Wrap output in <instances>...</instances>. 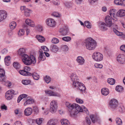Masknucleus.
<instances>
[{
    "label": "nucleus",
    "mask_w": 125,
    "mask_h": 125,
    "mask_svg": "<svg viewBox=\"0 0 125 125\" xmlns=\"http://www.w3.org/2000/svg\"><path fill=\"white\" fill-rule=\"evenodd\" d=\"M108 26L105 23L101 22L99 23V27L102 31H105L107 30Z\"/></svg>",
    "instance_id": "4468645a"
},
{
    "label": "nucleus",
    "mask_w": 125,
    "mask_h": 125,
    "mask_svg": "<svg viewBox=\"0 0 125 125\" xmlns=\"http://www.w3.org/2000/svg\"><path fill=\"white\" fill-rule=\"evenodd\" d=\"M14 112L16 115H17L19 116H22V112L19 109H17L14 111Z\"/></svg>",
    "instance_id": "a19ab883"
},
{
    "label": "nucleus",
    "mask_w": 125,
    "mask_h": 125,
    "mask_svg": "<svg viewBox=\"0 0 125 125\" xmlns=\"http://www.w3.org/2000/svg\"><path fill=\"white\" fill-rule=\"evenodd\" d=\"M24 33V31L23 29H21L18 32V34L20 36H21L23 35Z\"/></svg>",
    "instance_id": "864d4df0"
},
{
    "label": "nucleus",
    "mask_w": 125,
    "mask_h": 125,
    "mask_svg": "<svg viewBox=\"0 0 125 125\" xmlns=\"http://www.w3.org/2000/svg\"><path fill=\"white\" fill-rule=\"evenodd\" d=\"M81 83L79 82L78 81H74L73 82V86L74 88H77L79 87V86L81 84Z\"/></svg>",
    "instance_id": "72a5a7b5"
},
{
    "label": "nucleus",
    "mask_w": 125,
    "mask_h": 125,
    "mask_svg": "<svg viewBox=\"0 0 125 125\" xmlns=\"http://www.w3.org/2000/svg\"><path fill=\"white\" fill-rule=\"evenodd\" d=\"M76 101L77 103L79 104H82L83 103V101L82 100L78 98H76Z\"/></svg>",
    "instance_id": "052dcab7"
},
{
    "label": "nucleus",
    "mask_w": 125,
    "mask_h": 125,
    "mask_svg": "<svg viewBox=\"0 0 125 125\" xmlns=\"http://www.w3.org/2000/svg\"><path fill=\"white\" fill-rule=\"evenodd\" d=\"M41 48L42 50L45 51H48L49 50L48 48L45 46H41Z\"/></svg>",
    "instance_id": "0e129e2a"
},
{
    "label": "nucleus",
    "mask_w": 125,
    "mask_h": 125,
    "mask_svg": "<svg viewBox=\"0 0 125 125\" xmlns=\"http://www.w3.org/2000/svg\"><path fill=\"white\" fill-rule=\"evenodd\" d=\"M120 4V5L122 6H125V1L124 0H121Z\"/></svg>",
    "instance_id": "69168bd1"
},
{
    "label": "nucleus",
    "mask_w": 125,
    "mask_h": 125,
    "mask_svg": "<svg viewBox=\"0 0 125 125\" xmlns=\"http://www.w3.org/2000/svg\"><path fill=\"white\" fill-rule=\"evenodd\" d=\"M111 18L109 15L106 16L105 18V22L108 27H111L112 24Z\"/></svg>",
    "instance_id": "1a4fd4ad"
},
{
    "label": "nucleus",
    "mask_w": 125,
    "mask_h": 125,
    "mask_svg": "<svg viewBox=\"0 0 125 125\" xmlns=\"http://www.w3.org/2000/svg\"><path fill=\"white\" fill-rule=\"evenodd\" d=\"M45 93L46 94L49 96H54L59 97L60 96V94L53 92L51 90L46 91Z\"/></svg>",
    "instance_id": "2eb2a0df"
},
{
    "label": "nucleus",
    "mask_w": 125,
    "mask_h": 125,
    "mask_svg": "<svg viewBox=\"0 0 125 125\" xmlns=\"http://www.w3.org/2000/svg\"><path fill=\"white\" fill-rule=\"evenodd\" d=\"M101 92L103 95H107L109 94V91L107 88H103L101 90Z\"/></svg>",
    "instance_id": "393cba45"
},
{
    "label": "nucleus",
    "mask_w": 125,
    "mask_h": 125,
    "mask_svg": "<svg viewBox=\"0 0 125 125\" xmlns=\"http://www.w3.org/2000/svg\"><path fill=\"white\" fill-rule=\"evenodd\" d=\"M7 15V13L4 10H0V22L5 19Z\"/></svg>",
    "instance_id": "f8f14e48"
},
{
    "label": "nucleus",
    "mask_w": 125,
    "mask_h": 125,
    "mask_svg": "<svg viewBox=\"0 0 125 125\" xmlns=\"http://www.w3.org/2000/svg\"><path fill=\"white\" fill-rule=\"evenodd\" d=\"M67 28L65 27V28H60L59 31L61 33V34L64 35H66L67 33Z\"/></svg>",
    "instance_id": "b1692460"
},
{
    "label": "nucleus",
    "mask_w": 125,
    "mask_h": 125,
    "mask_svg": "<svg viewBox=\"0 0 125 125\" xmlns=\"http://www.w3.org/2000/svg\"><path fill=\"white\" fill-rule=\"evenodd\" d=\"M95 67L97 68H102L103 67V65L101 64L96 63L94 64Z\"/></svg>",
    "instance_id": "6e6d98bb"
},
{
    "label": "nucleus",
    "mask_w": 125,
    "mask_h": 125,
    "mask_svg": "<svg viewBox=\"0 0 125 125\" xmlns=\"http://www.w3.org/2000/svg\"><path fill=\"white\" fill-rule=\"evenodd\" d=\"M25 22L27 24L31 27H34L35 25L34 21L29 19H26L25 20Z\"/></svg>",
    "instance_id": "a211bd4d"
},
{
    "label": "nucleus",
    "mask_w": 125,
    "mask_h": 125,
    "mask_svg": "<svg viewBox=\"0 0 125 125\" xmlns=\"http://www.w3.org/2000/svg\"><path fill=\"white\" fill-rule=\"evenodd\" d=\"M32 76L33 79L36 80H38L40 78L39 75L36 73H33Z\"/></svg>",
    "instance_id": "e433bc0d"
},
{
    "label": "nucleus",
    "mask_w": 125,
    "mask_h": 125,
    "mask_svg": "<svg viewBox=\"0 0 125 125\" xmlns=\"http://www.w3.org/2000/svg\"><path fill=\"white\" fill-rule=\"evenodd\" d=\"M120 49L121 50L125 52V45H123L121 46Z\"/></svg>",
    "instance_id": "338daca9"
},
{
    "label": "nucleus",
    "mask_w": 125,
    "mask_h": 125,
    "mask_svg": "<svg viewBox=\"0 0 125 125\" xmlns=\"http://www.w3.org/2000/svg\"><path fill=\"white\" fill-rule=\"evenodd\" d=\"M62 40L66 42H68L71 40V38L69 37H65L62 38Z\"/></svg>",
    "instance_id": "603ef678"
},
{
    "label": "nucleus",
    "mask_w": 125,
    "mask_h": 125,
    "mask_svg": "<svg viewBox=\"0 0 125 125\" xmlns=\"http://www.w3.org/2000/svg\"><path fill=\"white\" fill-rule=\"evenodd\" d=\"M10 57L9 56H7L5 58V62L6 64L7 65H9L10 63Z\"/></svg>",
    "instance_id": "c85d7f7f"
},
{
    "label": "nucleus",
    "mask_w": 125,
    "mask_h": 125,
    "mask_svg": "<svg viewBox=\"0 0 125 125\" xmlns=\"http://www.w3.org/2000/svg\"><path fill=\"white\" fill-rule=\"evenodd\" d=\"M61 123L62 124L64 125H69L70 123L68 120L65 119H63L61 120Z\"/></svg>",
    "instance_id": "c9c22d12"
},
{
    "label": "nucleus",
    "mask_w": 125,
    "mask_h": 125,
    "mask_svg": "<svg viewBox=\"0 0 125 125\" xmlns=\"http://www.w3.org/2000/svg\"><path fill=\"white\" fill-rule=\"evenodd\" d=\"M52 15L54 17H60L61 15L59 13L56 12H54L52 14Z\"/></svg>",
    "instance_id": "4d7b16f0"
},
{
    "label": "nucleus",
    "mask_w": 125,
    "mask_h": 125,
    "mask_svg": "<svg viewBox=\"0 0 125 125\" xmlns=\"http://www.w3.org/2000/svg\"><path fill=\"white\" fill-rule=\"evenodd\" d=\"M16 26V23L15 22H12L10 24V28L13 30L15 28Z\"/></svg>",
    "instance_id": "ea45409f"
},
{
    "label": "nucleus",
    "mask_w": 125,
    "mask_h": 125,
    "mask_svg": "<svg viewBox=\"0 0 125 125\" xmlns=\"http://www.w3.org/2000/svg\"><path fill=\"white\" fill-rule=\"evenodd\" d=\"M50 49L51 51L53 52H56L58 51L59 48L57 46L55 45H53L50 47Z\"/></svg>",
    "instance_id": "a878e982"
},
{
    "label": "nucleus",
    "mask_w": 125,
    "mask_h": 125,
    "mask_svg": "<svg viewBox=\"0 0 125 125\" xmlns=\"http://www.w3.org/2000/svg\"><path fill=\"white\" fill-rule=\"evenodd\" d=\"M31 12V10L28 9H26L24 12V14L25 16L26 17H29L30 13Z\"/></svg>",
    "instance_id": "7c9ffc66"
},
{
    "label": "nucleus",
    "mask_w": 125,
    "mask_h": 125,
    "mask_svg": "<svg viewBox=\"0 0 125 125\" xmlns=\"http://www.w3.org/2000/svg\"><path fill=\"white\" fill-rule=\"evenodd\" d=\"M5 74V71L2 68H0V81H3L4 76Z\"/></svg>",
    "instance_id": "412c9836"
},
{
    "label": "nucleus",
    "mask_w": 125,
    "mask_h": 125,
    "mask_svg": "<svg viewBox=\"0 0 125 125\" xmlns=\"http://www.w3.org/2000/svg\"><path fill=\"white\" fill-rule=\"evenodd\" d=\"M84 43L86 48L90 50L94 49L97 45L95 41L91 38L86 39Z\"/></svg>",
    "instance_id": "f257e3e1"
},
{
    "label": "nucleus",
    "mask_w": 125,
    "mask_h": 125,
    "mask_svg": "<svg viewBox=\"0 0 125 125\" xmlns=\"http://www.w3.org/2000/svg\"><path fill=\"white\" fill-rule=\"evenodd\" d=\"M77 62L80 65H83L85 62V60L83 57L81 56L77 57L76 59Z\"/></svg>",
    "instance_id": "ddd939ff"
},
{
    "label": "nucleus",
    "mask_w": 125,
    "mask_h": 125,
    "mask_svg": "<svg viewBox=\"0 0 125 125\" xmlns=\"http://www.w3.org/2000/svg\"><path fill=\"white\" fill-rule=\"evenodd\" d=\"M70 109L69 112L71 115L72 116H75L78 113V111H76L75 109L73 108L68 107Z\"/></svg>",
    "instance_id": "f3484780"
},
{
    "label": "nucleus",
    "mask_w": 125,
    "mask_h": 125,
    "mask_svg": "<svg viewBox=\"0 0 125 125\" xmlns=\"http://www.w3.org/2000/svg\"><path fill=\"white\" fill-rule=\"evenodd\" d=\"M118 105L117 101L115 99H111L109 103V106L112 110H116Z\"/></svg>",
    "instance_id": "7ed1b4c3"
},
{
    "label": "nucleus",
    "mask_w": 125,
    "mask_h": 125,
    "mask_svg": "<svg viewBox=\"0 0 125 125\" xmlns=\"http://www.w3.org/2000/svg\"><path fill=\"white\" fill-rule=\"evenodd\" d=\"M109 13L112 18L113 19L115 20V11L113 9H111L109 11Z\"/></svg>",
    "instance_id": "cd10ccee"
},
{
    "label": "nucleus",
    "mask_w": 125,
    "mask_h": 125,
    "mask_svg": "<svg viewBox=\"0 0 125 125\" xmlns=\"http://www.w3.org/2000/svg\"><path fill=\"white\" fill-rule=\"evenodd\" d=\"M108 82L111 85H113L115 83V80L112 78H109L108 79Z\"/></svg>",
    "instance_id": "58836bf2"
},
{
    "label": "nucleus",
    "mask_w": 125,
    "mask_h": 125,
    "mask_svg": "<svg viewBox=\"0 0 125 125\" xmlns=\"http://www.w3.org/2000/svg\"><path fill=\"white\" fill-rule=\"evenodd\" d=\"M45 59V57L43 55V52H41L40 53L39 55V59L40 61H44Z\"/></svg>",
    "instance_id": "f704fd0d"
},
{
    "label": "nucleus",
    "mask_w": 125,
    "mask_h": 125,
    "mask_svg": "<svg viewBox=\"0 0 125 125\" xmlns=\"http://www.w3.org/2000/svg\"><path fill=\"white\" fill-rule=\"evenodd\" d=\"M36 29L39 31H41L42 30V27L41 25H38L36 26Z\"/></svg>",
    "instance_id": "13d9d810"
},
{
    "label": "nucleus",
    "mask_w": 125,
    "mask_h": 125,
    "mask_svg": "<svg viewBox=\"0 0 125 125\" xmlns=\"http://www.w3.org/2000/svg\"><path fill=\"white\" fill-rule=\"evenodd\" d=\"M117 58L118 62L122 64L125 63V56L124 55L119 54L117 56Z\"/></svg>",
    "instance_id": "9b49d317"
},
{
    "label": "nucleus",
    "mask_w": 125,
    "mask_h": 125,
    "mask_svg": "<svg viewBox=\"0 0 125 125\" xmlns=\"http://www.w3.org/2000/svg\"><path fill=\"white\" fill-rule=\"evenodd\" d=\"M66 105L68 107H70L71 108H73L76 111H78V113L80 112H83V109L82 107H81L78 104L75 103H73L72 104L69 103L68 102H66Z\"/></svg>",
    "instance_id": "20e7f679"
},
{
    "label": "nucleus",
    "mask_w": 125,
    "mask_h": 125,
    "mask_svg": "<svg viewBox=\"0 0 125 125\" xmlns=\"http://www.w3.org/2000/svg\"><path fill=\"white\" fill-rule=\"evenodd\" d=\"M25 100V101L24 104V105L25 106H27L29 104H32L34 102V100L31 98L28 99L27 98L26 99H24V100Z\"/></svg>",
    "instance_id": "6ab92c4d"
},
{
    "label": "nucleus",
    "mask_w": 125,
    "mask_h": 125,
    "mask_svg": "<svg viewBox=\"0 0 125 125\" xmlns=\"http://www.w3.org/2000/svg\"><path fill=\"white\" fill-rule=\"evenodd\" d=\"M25 50L24 49L21 48L19 49L18 53L20 56H21L22 57H23L24 56V55H27L25 54Z\"/></svg>",
    "instance_id": "5701e85b"
},
{
    "label": "nucleus",
    "mask_w": 125,
    "mask_h": 125,
    "mask_svg": "<svg viewBox=\"0 0 125 125\" xmlns=\"http://www.w3.org/2000/svg\"><path fill=\"white\" fill-rule=\"evenodd\" d=\"M34 114H37L39 113L38 109L37 107H35L34 109Z\"/></svg>",
    "instance_id": "774afa93"
},
{
    "label": "nucleus",
    "mask_w": 125,
    "mask_h": 125,
    "mask_svg": "<svg viewBox=\"0 0 125 125\" xmlns=\"http://www.w3.org/2000/svg\"><path fill=\"white\" fill-rule=\"evenodd\" d=\"M47 125H56L52 120H50L48 122Z\"/></svg>",
    "instance_id": "bf43d9fd"
},
{
    "label": "nucleus",
    "mask_w": 125,
    "mask_h": 125,
    "mask_svg": "<svg viewBox=\"0 0 125 125\" xmlns=\"http://www.w3.org/2000/svg\"><path fill=\"white\" fill-rule=\"evenodd\" d=\"M121 0H115L114 3L116 4L120 5Z\"/></svg>",
    "instance_id": "e2e57ef3"
},
{
    "label": "nucleus",
    "mask_w": 125,
    "mask_h": 125,
    "mask_svg": "<svg viewBox=\"0 0 125 125\" xmlns=\"http://www.w3.org/2000/svg\"><path fill=\"white\" fill-rule=\"evenodd\" d=\"M13 66L17 69H19L20 67V64L18 62H14L13 63Z\"/></svg>",
    "instance_id": "c03bdc74"
},
{
    "label": "nucleus",
    "mask_w": 125,
    "mask_h": 125,
    "mask_svg": "<svg viewBox=\"0 0 125 125\" xmlns=\"http://www.w3.org/2000/svg\"><path fill=\"white\" fill-rule=\"evenodd\" d=\"M44 80L46 83H48L51 81V78L49 76L46 75L44 77Z\"/></svg>",
    "instance_id": "79ce46f5"
},
{
    "label": "nucleus",
    "mask_w": 125,
    "mask_h": 125,
    "mask_svg": "<svg viewBox=\"0 0 125 125\" xmlns=\"http://www.w3.org/2000/svg\"><path fill=\"white\" fill-rule=\"evenodd\" d=\"M71 79L73 82L74 81H77L78 80V78L77 75L74 74H72L71 76Z\"/></svg>",
    "instance_id": "473e14b6"
},
{
    "label": "nucleus",
    "mask_w": 125,
    "mask_h": 125,
    "mask_svg": "<svg viewBox=\"0 0 125 125\" xmlns=\"http://www.w3.org/2000/svg\"><path fill=\"white\" fill-rule=\"evenodd\" d=\"M3 81H0V82H2V83L5 84L6 85L8 86H10L11 85V83L9 81H5V79L4 78Z\"/></svg>",
    "instance_id": "4c0bfd02"
},
{
    "label": "nucleus",
    "mask_w": 125,
    "mask_h": 125,
    "mask_svg": "<svg viewBox=\"0 0 125 125\" xmlns=\"http://www.w3.org/2000/svg\"><path fill=\"white\" fill-rule=\"evenodd\" d=\"M31 82L30 80H25L22 81V83L24 85H27L29 84Z\"/></svg>",
    "instance_id": "37998d69"
},
{
    "label": "nucleus",
    "mask_w": 125,
    "mask_h": 125,
    "mask_svg": "<svg viewBox=\"0 0 125 125\" xmlns=\"http://www.w3.org/2000/svg\"><path fill=\"white\" fill-rule=\"evenodd\" d=\"M123 89V88L121 86H117L115 87L116 90L117 91L119 92L122 91Z\"/></svg>",
    "instance_id": "de8ad7c7"
},
{
    "label": "nucleus",
    "mask_w": 125,
    "mask_h": 125,
    "mask_svg": "<svg viewBox=\"0 0 125 125\" xmlns=\"http://www.w3.org/2000/svg\"><path fill=\"white\" fill-rule=\"evenodd\" d=\"M78 88L82 92L83 91H84L86 89V88L84 85L82 83L79 85V87L77 88V89Z\"/></svg>",
    "instance_id": "2f4dec72"
},
{
    "label": "nucleus",
    "mask_w": 125,
    "mask_h": 125,
    "mask_svg": "<svg viewBox=\"0 0 125 125\" xmlns=\"http://www.w3.org/2000/svg\"><path fill=\"white\" fill-rule=\"evenodd\" d=\"M90 118L91 119L92 122L93 123H95L97 121H98V122L100 121V119H98L97 118L96 116L94 115H90Z\"/></svg>",
    "instance_id": "bb28decb"
},
{
    "label": "nucleus",
    "mask_w": 125,
    "mask_h": 125,
    "mask_svg": "<svg viewBox=\"0 0 125 125\" xmlns=\"http://www.w3.org/2000/svg\"><path fill=\"white\" fill-rule=\"evenodd\" d=\"M64 4L67 7H70L72 6V3L71 2H66L64 3Z\"/></svg>",
    "instance_id": "5fc2aeb1"
},
{
    "label": "nucleus",
    "mask_w": 125,
    "mask_h": 125,
    "mask_svg": "<svg viewBox=\"0 0 125 125\" xmlns=\"http://www.w3.org/2000/svg\"><path fill=\"white\" fill-rule=\"evenodd\" d=\"M36 38L40 42H43L45 41V39L43 36L40 35H37L36 36Z\"/></svg>",
    "instance_id": "c756f323"
},
{
    "label": "nucleus",
    "mask_w": 125,
    "mask_h": 125,
    "mask_svg": "<svg viewBox=\"0 0 125 125\" xmlns=\"http://www.w3.org/2000/svg\"><path fill=\"white\" fill-rule=\"evenodd\" d=\"M84 25L87 28H90L91 27V25L90 24L89 22L88 21H86L84 22Z\"/></svg>",
    "instance_id": "3c124183"
},
{
    "label": "nucleus",
    "mask_w": 125,
    "mask_h": 125,
    "mask_svg": "<svg viewBox=\"0 0 125 125\" xmlns=\"http://www.w3.org/2000/svg\"><path fill=\"white\" fill-rule=\"evenodd\" d=\"M62 47L63 50L65 51H67L68 50V47L66 45H63L62 46Z\"/></svg>",
    "instance_id": "680f3d73"
},
{
    "label": "nucleus",
    "mask_w": 125,
    "mask_h": 125,
    "mask_svg": "<svg viewBox=\"0 0 125 125\" xmlns=\"http://www.w3.org/2000/svg\"><path fill=\"white\" fill-rule=\"evenodd\" d=\"M16 92L12 90L8 91L5 94V98L7 100H10L13 98V95L16 94Z\"/></svg>",
    "instance_id": "6e6552de"
},
{
    "label": "nucleus",
    "mask_w": 125,
    "mask_h": 125,
    "mask_svg": "<svg viewBox=\"0 0 125 125\" xmlns=\"http://www.w3.org/2000/svg\"><path fill=\"white\" fill-rule=\"evenodd\" d=\"M32 112V109L31 107H28L26 108L24 111V114L26 116H29L31 115Z\"/></svg>",
    "instance_id": "dca6fc26"
},
{
    "label": "nucleus",
    "mask_w": 125,
    "mask_h": 125,
    "mask_svg": "<svg viewBox=\"0 0 125 125\" xmlns=\"http://www.w3.org/2000/svg\"><path fill=\"white\" fill-rule=\"evenodd\" d=\"M51 41L52 43L54 44H56L59 42V40L58 39L54 38L52 39Z\"/></svg>",
    "instance_id": "8fccbe9b"
},
{
    "label": "nucleus",
    "mask_w": 125,
    "mask_h": 125,
    "mask_svg": "<svg viewBox=\"0 0 125 125\" xmlns=\"http://www.w3.org/2000/svg\"><path fill=\"white\" fill-rule=\"evenodd\" d=\"M57 103L55 100H52L50 105V111L52 113H55L57 109Z\"/></svg>",
    "instance_id": "423d86ee"
},
{
    "label": "nucleus",
    "mask_w": 125,
    "mask_h": 125,
    "mask_svg": "<svg viewBox=\"0 0 125 125\" xmlns=\"http://www.w3.org/2000/svg\"><path fill=\"white\" fill-rule=\"evenodd\" d=\"M117 15L120 17H123L125 16V10L123 9L119 10L117 13Z\"/></svg>",
    "instance_id": "aec40b11"
},
{
    "label": "nucleus",
    "mask_w": 125,
    "mask_h": 125,
    "mask_svg": "<svg viewBox=\"0 0 125 125\" xmlns=\"http://www.w3.org/2000/svg\"><path fill=\"white\" fill-rule=\"evenodd\" d=\"M113 31L118 36H121L123 34L122 32L119 31L115 28L113 29Z\"/></svg>",
    "instance_id": "49530a36"
},
{
    "label": "nucleus",
    "mask_w": 125,
    "mask_h": 125,
    "mask_svg": "<svg viewBox=\"0 0 125 125\" xmlns=\"http://www.w3.org/2000/svg\"><path fill=\"white\" fill-rule=\"evenodd\" d=\"M42 118H41L37 119L36 120V122L37 124L40 125L42 123Z\"/></svg>",
    "instance_id": "09e8293b"
},
{
    "label": "nucleus",
    "mask_w": 125,
    "mask_h": 125,
    "mask_svg": "<svg viewBox=\"0 0 125 125\" xmlns=\"http://www.w3.org/2000/svg\"><path fill=\"white\" fill-rule=\"evenodd\" d=\"M93 59L97 62H100L102 61L103 59V55L99 52H94L92 56Z\"/></svg>",
    "instance_id": "39448f33"
},
{
    "label": "nucleus",
    "mask_w": 125,
    "mask_h": 125,
    "mask_svg": "<svg viewBox=\"0 0 125 125\" xmlns=\"http://www.w3.org/2000/svg\"><path fill=\"white\" fill-rule=\"evenodd\" d=\"M116 110L121 113H123L125 112V109L124 107L122 105H118V107Z\"/></svg>",
    "instance_id": "4be33fe9"
},
{
    "label": "nucleus",
    "mask_w": 125,
    "mask_h": 125,
    "mask_svg": "<svg viewBox=\"0 0 125 125\" xmlns=\"http://www.w3.org/2000/svg\"><path fill=\"white\" fill-rule=\"evenodd\" d=\"M22 59L23 62L25 64L27 65H30L31 63L35 64L36 62V60L34 56L32 55H30V57L27 54L24 55Z\"/></svg>",
    "instance_id": "f03ea898"
},
{
    "label": "nucleus",
    "mask_w": 125,
    "mask_h": 125,
    "mask_svg": "<svg viewBox=\"0 0 125 125\" xmlns=\"http://www.w3.org/2000/svg\"><path fill=\"white\" fill-rule=\"evenodd\" d=\"M47 24L51 27H54L55 25V22L53 19H48L46 21Z\"/></svg>",
    "instance_id": "9d476101"
},
{
    "label": "nucleus",
    "mask_w": 125,
    "mask_h": 125,
    "mask_svg": "<svg viewBox=\"0 0 125 125\" xmlns=\"http://www.w3.org/2000/svg\"><path fill=\"white\" fill-rule=\"evenodd\" d=\"M117 125H121L122 124V121L121 119L119 118H117L116 119Z\"/></svg>",
    "instance_id": "a18cd8bd"
},
{
    "label": "nucleus",
    "mask_w": 125,
    "mask_h": 125,
    "mask_svg": "<svg viewBox=\"0 0 125 125\" xmlns=\"http://www.w3.org/2000/svg\"><path fill=\"white\" fill-rule=\"evenodd\" d=\"M31 68L30 67L26 66L24 67V68L23 70L20 71H19V72L20 74L24 76H31L32 74L29 72Z\"/></svg>",
    "instance_id": "0eeeda50"
}]
</instances>
